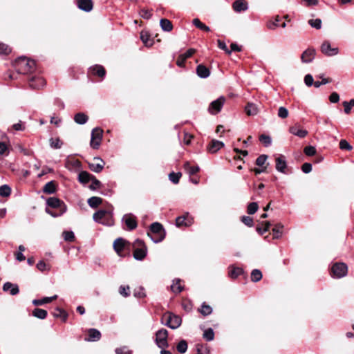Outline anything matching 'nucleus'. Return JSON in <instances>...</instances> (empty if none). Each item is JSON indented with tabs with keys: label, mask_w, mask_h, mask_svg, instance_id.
Wrapping results in <instances>:
<instances>
[{
	"label": "nucleus",
	"mask_w": 354,
	"mask_h": 354,
	"mask_svg": "<svg viewBox=\"0 0 354 354\" xmlns=\"http://www.w3.org/2000/svg\"><path fill=\"white\" fill-rule=\"evenodd\" d=\"M162 321L167 326L171 329H176L180 326L182 319L178 315L168 313L162 317Z\"/></svg>",
	"instance_id": "4"
},
{
	"label": "nucleus",
	"mask_w": 354,
	"mask_h": 354,
	"mask_svg": "<svg viewBox=\"0 0 354 354\" xmlns=\"http://www.w3.org/2000/svg\"><path fill=\"white\" fill-rule=\"evenodd\" d=\"M148 236L154 243L161 242L165 236V230L162 225L159 223H153L150 226V232Z\"/></svg>",
	"instance_id": "2"
},
{
	"label": "nucleus",
	"mask_w": 354,
	"mask_h": 354,
	"mask_svg": "<svg viewBox=\"0 0 354 354\" xmlns=\"http://www.w3.org/2000/svg\"><path fill=\"white\" fill-rule=\"evenodd\" d=\"M196 73L201 78H207L210 75L209 70L203 64H199L196 67Z\"/></svg>",
	"instance_id": "21"
},
{
	"label": "nucleus",
	"mask_w": 354,
	"mask_h": 354,
	"mask_svg": "<svg viewBox=\"0 0 354 354\" xmlns=\"http://www.w3.org/2000/svg\"><path fill=\"white\" fill-rule=\"evenodd\" d=\"M316 55V51L313 48H308L301 54V61L304 63H310L311 62Z\"/></svg>",
	"instance_id": "13"
},
{
	"label": "nucleus",
	"mask_w": 354,
	"mask_h": 354,
	"mask_svg": "<svg viewBox=\"0 0 354 354\" xmlns=\"http://www.w3.org/2000/svg\"><path fill=\"white\" fill-rule=\"evenodd\" d=\"M151 12H152V10H147L145 8H142L140 10V15L143 19H149L152 16Z\"/></svg>",
	"instance_id": "54"
},
{
	"label": "nucleus",
	"mask_w": 354,
	"mask_h": 354,
	"mask_svg": "<svg viewBox=\"0 0 354 354\" xmlns=\"http://www.w3.org/2000/svg\"><path fill=\"white\" fill-rule=\"evenodd\" d=\"M262 278V273L258 269H254L252 271L251 273V280L254 282H257L260 281Z\"/></svg>",
	"instance_id": "40"
},
{
	"label": "nucleus",
	"mask_w": 354,
	"mask_h": 354,
	"mask_svg": "<svg viewBox=\"0 0 354 354\" xmlns=\"http://www.w3.org/2000/svg\"><path fill=\"white\" fill-rule=\"evenodd\" d=\"M92 183L89 185V188L92 190H95L97 188H100L102 185L101 182L97 180L94 176L91 180Z\"/></svg>",
	"instance_id": "51"
},
{
	"label": "nucleus",
	"mask_w": 354,
	"mask_h": 354,
	"mask_svg": "<svg viewBox=\"0 0 354 354\" xmlns=\"http://www.w3.org/2000/svg\"><path fill=\"white\" fill-rule=\"evenodd\" d=\"M124 245L125 241L122 238H118L113 243V248L118 254H120V252L124 250Z\"/></svg>",
	"instance_id": "23"
},
{
	"label": "nucleus",
	"mask_w": 354,
	"mask_h": 354,
	"mask_svg": "<svg viewBox=\"0 0 354 354\" xmlns=\"http://www.w3.org/2000/svg\"><path fill=\"white\" fill-rule=\"evenodd\" d=\"M203 338L207 341H212L214 338V333L212 328H209L206 329L203 333Z\"/></svg>",
	"instance_id": "46"
},
{
	"label": "nucleus",
	"mask_w": 354,
	"mask_h": 354,
	"mask_svg": "<svg viewBox=\"0 0 354 354\" xmlns=\"http://www.w3.org/2000/svg\"><path fill=\"white\" fill-rule=\"evenodd\" d=\"M339 148L342 150L350 151L353 147L346 140H342L339 142Z\"/></svg>",
	"instance_id": "58"
},
{
	"label": "nucleus",
	"mask_w": 354,
	"mask_h": 354,
	"mask_svg": "<svg viewBox=\"0 0 354 354\" xmlns=\"http://www.w3.org/2000/svg\"><path fill=\"white\" fill-rule=\"evenodd\" d=\"M10 48L8 47V46L0 43V54L2 55H8L10 53Z\"/></svg>",
	"instance_id": "63"
},
{
	"label": "nucleus",
	"mask_w": 354,
	"mask_h": 354,
	"mask_svg": "<svg viewBox=\"0 0 354 354\" xmlns=\"http://www.w3.org/2000/svg\"><path fill=\"white\" fill-rule=\"evenodd\" d=\"M181 175L180 172H171L169 175V178L173 183L177 184L179 182Z\"/></svg>",
	"instance_id": "48"
},
{
	"label": "nucleus",
	"mask_w": 354,
	"mask_h": 354,
	"mask_svg": "<svg viewBox=\"0 0 354 354\" xmlns=\"http://www.w3.org/2000/svg\"><path fill=\"white\" fill-rule=\"evenodd\" d=\"M93 160L96 161L97 162H89L88 167L91 171L95 173H100L103 169L105 162L100 157H95Z\"/></svg>",
	"instance_id": "9"
},
{
	"label": "nucleus",
	"mask_w": 354,
	"mask_h": 354,
	"mask_svg": "<svg viewBox=\"0 0 354 354\" xmlns=\"http://www.w3.org/2000/svg\"><path fill=\"white\" fill-rule=\"evenodd\" d=\"M53 315L55 317H61L63 322H66L68 317V313L59 308H57L55 309V312L53 313Z\"/></svg>",
	"instance_id": "38"
},
{
	"label": "nucleus",
	"mask_w": 354,
	"mask_h": 354,
	"mask_svg": "<svg viewBox=\"0 0 354 354\" xmlns=\"http://www.w3.org/2000/svg\"><path fill=\"white\" fill-rule=\"evenodd\" d=\"M276 161V169L281 173L286 174V168H287V163L285 158V156L283 155H280L279 156L277 157L275 159Z\"/></svg>",
	"instance_id": "16"
},
{
	"label": "nucleus",
	"mask_w": 354,
	"mask_h": 354,
	"mask_svg": "<svg viewBox=\"0 0 354 354\" xmlns=\"http://www.w3.org/2000/svg\"><path fill=\"white\" fill-rule=\"evenodd\" d=\"M11 194V189L7 185H3L0 187V196L3 197L9 196Z\"/></svg>",
	"instance_id": "45"
},
{
	"label": "nucleus",
	"mask_w": 354,
	"mask_h": 354,
	"mask_svg": "<svg viewBox=\"0 0 354 354\" xmlns=\"http://www.w3.org/2000/svg\"><path fill=\"white\" fill-rule=\"evenodd\" d=\"M108 214V211L100 209L94 213L93 218V220L97 223H100L101 220Z\"/></svg>",
	"instance_id": "36"
},
{
	"label": "nucleus",
	"mask_w": 354,
	"mask_h": 354,
	"mask_svg": "<svg viewBox=\"0 0 354 354\" xmlns=\"http://www.w3.org/2000/svg\"><path fill=\"white\" fill-rule=\"evenodd\" d=\"M193 223V218L189 216V214H187L183 216H180L176 218V225L177 227L182 226H190Z\"/></svg>",
	"instance_id": "15"
},
{
	"label": "nucleus",
	"mask_w": 354,
	"mask_h": 354,
	"mask_svg": "<svg viewBox=\"0 0 354 354\" xmlns=\"http://www.w3.org/2000/svg\"><path fill=\"white\" fill-rule=\"evenodd\" d=\"M245 112L248 115H255L258 113V109L257 106L253 104L248 102L245 108Z\"/></svg>",
	"instance_id": "33"
},
{
	"label": "nucleus",
	"mask_w": 354,
	"mask_h": 354,
	"mask_svg": "<svg viewBox=\"0 0 354 354\" xmlns=\"http://www.w3.org/2000/svg\"><path fill=\"white\" fill-rule=\"evenodd\" d=\"M122 221L125 223L129 230H133L137 227L138 224L136 216L132 214H124L122 218Z\"/></svg>",
	"instance_id": "11"
},
{
	"label": "nucleus",
	"mask_w": 354,
	"mask_h": 354,
	"mask_svg": "<svg viewBox=\"0 0 354 354\" xmlns=\"http://www.w3.org/2000/svg\"><path fill=\"white\" fill-rule=\"evenodd\" d=\"M160 25L164 31L169 32L173 29L171 22L167 19H161L160 21Z\"/></svg>",
	"instance_id": "32"
},
{
	"label": "nucleus",
	"mask_w": 354,
	"mask_h": 354,
	"mask_svg": "<svg viewBox=\"0 0 354 354\" xmlns=\"http://www.w3.org/2000/svg\"><path fill=\"white\" fill-rule=\"evenodd\" d=\"M289 131L292 134L299 138H304L308 134V131L306 130L299 129L297 126L290 127Z\"/></svg>",
	"instance_id": "26"
},
{
	"label": "nucleus",
	"mask_w": 354,
	"mask_h": 354,
	"mask_svg": "<svg viewBox=\"0 0 354 354\" xmlns=\"http://www.w3.org/2000/svg\"><path fill=\"white\" fill-rule=\"evenodd\" d=\"M278 116L282 119H285L288 116V111L286 108L281 106L278 110Z\"/></svg>",
	"instance_id": "57"
},
{
	"label": "nucleus",
	"mask_w": 354,
	"mask_h": 354,
	"mask_svg": "<svg viewBox=\"0 0 354 354\" xmlns=\"http://www.w3.org/2000/svg\"><path fill=\"white\" fill-rule=\"evenodd\" d=\"M103 131L99 127L94 128L91 132L90 145L94 149H97L102 139Z\"/></svg>",
	"instance_id": "7"
},
{
	"label": "nucleus",
	"mask_w": 354,
	"mask_h": 354,
	"mask_svg": "<svg viewBox=\"0 0 354 354\" xmlns=\"http://www.w3.org/2000/svg\"><path fill=\"white\" fill-rule=\"evenodd\" d=\"M88 116L84 113H77L74 116V120L77 124H84L88 121Z\"/></svg>",
	"instance_id": "30"
},
{
	"label": "nucleus",
	"mask_w": 354,
	"mask_h": 354,
	"mask_svg": "<svg viewBox=\"0 0 354 354\" xmlns=\"http://www.w3.org/2000/svg\"><path fill=\"white\" fill-rule=\"evenodd\" d=\"M224 147V143L217 140H212L207 147V150L211 153L217 152L220 149Z\"/></svg>",
	"instance_id": "17"
},
{
	"label": "nucleus",
	"mask_w": 354,
	"mask_h": 354,
	"mask_svg": "<svg viewBox=\"0 0 354 354\" xmlns=\"http://www.w3.org/2000/svg\"><path fill=\"white\" fill-rule=\"evenodd\" d=\"M88 337L86 338V340L90 342H95L98 341L101 337L100 332L95 328H91L88 331Z\"/></svg>",
	"instance_id": "20"
},
{
	"label": "nucleus",
	"mask_w": 354,
	"mask_h": 354,
	"mask_svg": "<svg viewBox=\"0 0 354 354\" xmlns=\"http://www.w3.org/2000/svg\"><path fill=\"white\" fill-rule=\"evenodd\" d=\"M199 312L203 315L207 316L212 313V308L210 306L207 305L205 303H203L201 306V308L199 310Z\"/></svg>",
	"instance_id": "42"
},
{
	"label": "nucleus",
	"mask_w": 354,
	"mask_h": 354,
	"mask_svg": "<svg viewBox=\"0 0 354 354\" xmlns=\"http://www.w3.org/2000/svg\"><path fill=\"white\" fill-rule=\"evenodd\" d=\"M67 207H63V209L58 210L57 212H53L50 210L49 208H46V212L53 217H58L64 214L66 212Z\"/></svg>",
	"instance_id": "43"
},
{
	"label": "nucleus",
	"mask_w": 354,
	"mask_h": 354,
	"mask_svg": "<svg viewBox=\"0 0 354 354\" xmlns=\"http://www.w3.org/2000/svg\"><path fill=\"white\" fill-rule=\"evenodd\" d=\"M46 204L48 207L57 209L58 210L63 209V207H66L65 203L56 197H50L46 201Z\"/></svg>",
	"instance_id": "10"
},
{
	"label": "nucleus",
	"mask_w": 354,
	"mask_h": 354,
	"mask_svg": "<svg viewBox=\"0 0 354 354\" xmlns=\"http://www.w3.org/2000/svg\"><path fill=\"white\" fill-rule=\"evenodd\" d=\"M62 234L66 241L72 242L75 239V235L72 231H64Z\"/></svg>",
	"instance_id": "52"
},
{
	"label": "nucleus",
	"mask_w": 354,
	"mask_h": 354,
	"mask_svg": "<svg viewBox=\"0 0 354 354\" xmlns=\"http://www.w3.org/2000/svg\"><path fill=\"white\" fill-rule=\"evenodd\" d=\"M229 269V276L232 279H236L243 272V270L241 268L234 267L233 266H230Z\"/></svg>",
	"instance_id": "29"
},
{
	"label": "nucleus",
	"mask_w": 354,
	"mask_h": 354,
	"mask_svg": "<svg viewBox=\"0 0 354 354\" xmlns=\"http://www.w3.org/2000/svg\"><path fill=\"white\" fill-rule=\"evenodd\" d=\"M46 84V82L41 77H32L29 80V86L33 89H39L43 88Z\"/></svg>",
	"instance_id": "14"
},
{
	"label": "nucleus",
	"mask_w": 354,
	"mask_h": 354,
	"mask_svg": "<svg viewBox=\"0 0 354 354\" xmlns=\"http://www.w3.org/2000/svg\"><path fill=\"white\" fill-rule=\"evenodd\" d=\"M233 9L237 12L245 11L248 8V3L245 0H236L232 4Z\"/></svg>",
	"instance_id": "19"
},
{
	"label": "nucleus",
	"mask_w": 354,
	"mask_h": 354,
	"mask_svg": "<svg viewBox=\"0 0 354 354\" xmlns=\"http://www.w3.org/2000/svg\"><path fill=\"white\" fill-rule=\"evenodd\" d=\"M259 140L262 142L266 147H268L271 145L272 140L269 136L262 134L259 137Z\"/></svg>",
	"instance_id": "55"
},
{
	"label": "nucleus",
	"mask_w": 354,
	"mask_h": 354,
	"mask_svg": "<svg viewBox=\"0 0 354 354\" xmlns=\"http://www.w3.org/2000/svg\"><path fill=\"white\" fill-rule=\"evenodd\" d=\"M241 221L247 226H253L254 222L252 217L248 216H243L241 217Z\"/></svg>",
	"instance_id": "59"
},
{
	"label": "nucleus",
	"mask_w": 354,
	"mask_h": 354,
	"mask_svg": "<svg viewBox=\"0 0 354 354\" xmlns=\"http://www.w3.org/2000/svg\"><path fill=\"white\" fill-rule=\"evenodd\" d=\"M304 153L308 156H313L316 154V149L313 146H307L304 149Z\"/></svg>",
	"instance_id": "53"
},
{
	"label": "nucleus",
	"mask_w": 354,
	"mask_h": 354,
	"mask_svg": "<svg viewBox=\"0 0 354 354\" xmlns=\"http://www.w3.org/2000/svg\"><path fill=\"white\" fill-rule=\"evenodd\" d=\"M91 72L100 77H103L106 74V71L102 66L95 65L90 68Z\"/></svg>",
	"instance_id": "24"
},
{
	"label": "nucleus",
	"mask_w": 354,
	"mask_h": 354,
	"mask_svg": "<svg viewBox=\"0 0 354 354\" xmlns=\"http://www.w3.org/2000/svg\"><path fill=\"white\" fill-rule=\"evenodd\" d=\"M93 176L90 174L88 172L82 171L78 175V180L80 183L85 184L91 180Z\"/></svg>",
	"instance_id": "28"
},
{
	"label": "nucleus",
	"mask_w": 354,
	"mask_h": 354,
	"mask_svg": "<svg viewBox=\"0 0 354 354\" xmlns=\"http://www.w3.org/2000/svg\"><path fill=\"white\" fill-rule=\"evenodd\" d=\"M180 281L178 279L174 280L171 286V290L175 293H179L183 290V287L180 285Z\"/></svg>",
	"instance_id": "39"
},
{
	"label": "nucleus",
	"mask_w": 354,
	"mask_h": 354,
	"mask_svg": "<svg viewBox=\"0 0 354 354\" xmlns=\"http://www.w3.org/2000/svg\"><path fill=\"white\" fill-rule=\"evenodd\" d=\"M264 224V227H257V231L260 234H264L266 232L268 231L270 225H271V223L269 222V221H266L263 223Z\"/></svg>",
	"instance_id": "56"
},
{
	"label": "nucleus",
	"mask_w": 354,
	"mask_h": 354,
	"mask_svg": "<svg viewBox=\"0 0 354 354\" xmlns=\"http://www.w3.org/2000/svg\"><path fill=\"white\" fill-rule=\"evenodd\" d=\"M168 331L165 328H161L156 333L155 342L158 348H165L169 346L167 342Z\"/></svg>",
	"instance_id": "5"
},
{
	"label": "nucleus",
	"mask_w": 354,
	"mask_h": 354,
	"mask_svg": "<svg viewBox=\"0 0 354 354\" xmlns=\"http://www.w3.org/2000/svg\"><path fill=\"white\" fill-rule=\"evenodd\" d=\"M193 24L198 28L202 30H204V31H206V32H209L210 31V28L206 26L205 24H204L203 23H202L199 19L198 18H195L193 19V21H192Z\"/></svg>",
	"instance_id": "37"
},
{
	"label": "nucleus",
	"mask_w": 354,
	"mask_h": 354,
	"mask_svg": "<svg viewBox=\"0 0 354 354\" xmlns=\"http://www.w3.org/2000/svg\"><path fill=\"white\" fill-rule=\"evenodd\" d=\"M304 82L306 86H311L314 84V80L313 76L310 74H307L304 77Z\"/></svg>",
	"instance_id": "64"
},
{
	"label": "nucleus",
	"mask_w": 354,
	"mask_h": 354,
	"mask_svg": "<svg viewBox=\"0 0 354 354\" xmlns=\"http://www.w3.org/2000/svg\"><path fill=\"white\" fill-rule=\"evenodd\" d=\"M308 24L317 30L322 28V20L320 19H310L308 20Z\"/></svg>",
	"instance_id": "49"
},
{
	"label": "nucleus",
	"mask_w": 354,
	"mask_h": 354,
	"mask_svg": "<svg viewBox=\"0 0 354 354\" xmlns=\"http://www.w3.org/2000/svg\"><path fill=\"white\" fill-rule=\"evenodd\" d=\"M321 52L327 56L332 55V46L329 41H324L320 46Z\"/></svg>",
	"instance_id": "22"
},
{
	"label": "nucleus",
	"mask_w": 354,
	"mask_h": 354,
	"mask_svg": "<svg viewBox=\"0 0 354 354\" xmlns=\"http://www.w3.org/2000/svg\"><path fill=\"white\" fill-rule=\"evenodd\" d=\"M259 206L257 203L252 202L248 205L247 212L249 214H254L258 210Z\"/></svg>",
	"instance_id": "47"
},
{
	"label": "nucleus",
	"mask_w": 354,
	"mask_h": 354,
	"mask_svg": "<svg viewBox=\"0 0 354 354\" xmlns=\"http://www.w3.org/2000/svg\"><path fill=\"white\" fill-rule=\"evenodd\" d=\"M176 349L180 353H185L187 350V343L185 340H181L176 346Z\"/></svg>",
	"instance_id": "44"
},
{
	"label": "nucleus",
	"mask_w": 354,
	"mask_h": 354,
	"mask_svg": "<svg viewBox=\"0 0 354 354\" xmlns=\"http://www.w3.org/2000/svg\"><path fill=\"white\" fill-rule=\"evenodd\" d=\"M15 67L19 73H29L34 71L35 62L34 60L28 59L26 57H21L15 62Z\"/></svg>",
	"instance_id": "1"
},
{
	"label": "nucleus",
	"mask_w": 354,
	"mask_h": 354,
	"mask_svg": "<svg viewBox=\"0 0 354 354\" xmlns=\"http://www.w3.org/2000/svg\"><path fill=\"white\" fill-rule=\"evenodd\" d=\"M225 98L223 96H221L216 100L212 101L208 108L209 112L211 114H216L221 111L224 103Z\"/></svg>",
	"instance_id": "8"
},
{
	"label": "nucleus",
	"mask_w": 354,
	"mask_h": 354,
	"mask_svg": "<svg viewBox=\"0 0 354 354\" xmlns=\"http://www.w3.org/2000/svg\"><path fill=\"white\" fill-rule=\"evenodd\" d=\"M141 40L142 42L147 46H150L152 45V42L149 39V36L147 33H141L140 35Z\"/></svg>",
	"instance_id": "62"
},
{
	"label": "nucleus",
	"mask_w": 354,
	"mask_h": 354,
	"mask_svg": "<svg viewBox=\"0 0 354 354\" xmlns=\"http://www.w3.org/2000/svg\"><path fill=\"white\" fill-rule=\"evenodd\" d=\"M283 228V225L281 224H277L272 228V232H274V238L278 239L282 234L281 229Z\"/></svg>",
	"instance_id": "50"
},
{
	"label": "nucleus",
	"mask_w": 354,
	"mask_h": 354,
	"mask_svg": "<svg viewBox=\"0 0 354 354\" xmlns=\"http://www.w3.org/2000/svg\"><path fill=\"white\" fill-rule=\"evenodd\" d=\"M133 257L136 260L142 261L147 255V249L143 241L136 239L133 243Z\"/></svg>",
	"instance_id": "3"
},
{
	"label": "nucleus",
	"mask_w": 354,
	"mask_h": 354,
	"mask_svg": "<svg viewBox=\"0 0 354 354\" xmlns=\"http://www.w3.org/2000/svg\"><path fill=\"white\" fill-rule=\"evenodd\" d=\"M184 169L189 175H194L199 171V167L192 166L189 162L184 164Z\"/></svg>",
	"instance_id": "35"
},
{
	"label": "nucleus",
	"mask_w": 354,
	"mask_h": 354,
	"mask_svg": "<svg viewBox=\"0 0 354 354\" xmlns=\"http://www.w3.org/2000/svg\"><path fill=\"white\" fill-rule=\"evenodd\" d=\"M267 159H268V156L265 155V154H262L257 158L256 165L258 166H260V167L263 166L265 164Z\"/></svg>",
	"instance_id": "60"
},
{
	"label": "nucleus",
	"mask_w": 354,
	"mask_h": 354,
	"mask_svg": "<svg viewBox=\"0 0 354 354\" xmlns=\"http://www.w3.org/2000/svg\"><path fill=\"white\" fill-rule=\"evenodd\" d=\"M87 203L91 208H97L102 203V199L97 196H92L88 199Z\"/></svg>",
	"instance_id": "31"
},
{
	"label": "nucleus",
	"mask_w": 354,
	"mask_h": 354,
	"mask_svg": "<svg viewBox=\"0 0 354 354\" xmlns=\"http://www.w3.org/2000/svg\"><path fill=\"white\" fill-rule=\"evenodd\" d=\"M57 298V295H54L53 297H44L41 299H34L32 301V304L35 306H41L47 303H50L53 301V300L56 299Z\"/></svg>",
	"instance_id": "27"
},
{
	"label": "nucleus",
	"mask_w": 354,
	"mask_h": 354,
	"mask_svg": "<svg viewBox=\"0 0 354 354\" xmlns=\"http://www.w3.org/2000/svg\"><path fill=\"white\" fill-rule=\"evenodd\" d=\"M116 354H131L132 351L129 350L128 347L123 346L115 349Z\"/></svg>",
	"instance_id": "61"
},
{
	"label": "nucleus",
	"mask_w": 354,
	"mask_h": 354,
	"mask_svg": "<svg viewBox=\"0 0 354 354\" xmlns=\"http://www.w3.org/2000/svg\"><path fill=\"white\" fill-rule=\"evenodd\" d=\"M47 311L41 308H35L32 311V315L41 319H44L47 317Z\"/></svg>",
	"instance_id": "34"
},
{
	"label": "nucleus",
	"mask_w": 354,
	"mask_h": 354,
	"mask_svg": "<svg viewBox=\"0 0 354 354\" xmlns=\"http://www.w3.org/2000/svg\"><path fill=\"white\" fill-rule=\"evenodd\" d=\"M77 8L84 12H88L93 10L92 0H75Z\"/></svg>",
	"instance_id": "12"
},
{
	"label": "nucleus",
	"mask_w": 354,
	"mask_h": 354,
	"mask_svg": "<svg viewBox=\"0 0 354 354\" xmlns=\"http://www.w3.org/2000/svg\"><path fill=\"white\" fill-rule=\"evenodd\" d=\"M56 192V185L53 180L47 183L43 187V192L48 194H54Z\"/></svg>",
	"instance_id": "25"
},
{
	"label": "nucleus",
	"mask_w": 354,
	"mask_h": 354,
	"mask_svg": "<svg viewBox=\"0 0 354 354\" xmlns=\"http://www.w3.org/2000/svg\"><path fill=\"white\" fill-rule=\"evenodd\" d=\"M3 290L5 292L9 291L11 295H16L19 292L18 286L10 282H6L3 284Z\"/></svg>",
	"instance_id": "18"
},
{
	"label": "nucleus",
	"mask_w": 354,
	"mask_h": 354,
	"mask_svg": "<svg viewBox=\"0 0 354 354\" xmlns=\"http://www.w3.org/2000/svg\"><path fill=\"white\" fill-rule=\"evenodd\" d=\"M348 274V266L343 262L333 263V279H341Z\"/></svg>",
	"instance_id": "6"
},
{
	"label": "nucleus",
	"mask_w": 354,
	"mask_h": 354,
	"mask_svg": "<svg viewBox=\"0 0 354 354\" xmlns=\"http://www.w3.org/2000/svg\"><path fill=\"white\" fill-rule=\"evenodd\" d=\"M50 146L53 149H60L63 145V142L59 138H50Z\"/></svg>",
	"instance_id": "41"
}]
</instances>
